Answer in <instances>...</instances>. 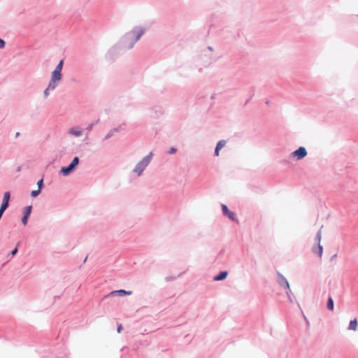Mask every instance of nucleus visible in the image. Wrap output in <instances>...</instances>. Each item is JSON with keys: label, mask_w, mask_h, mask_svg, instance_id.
<instances>
[{"label": "nucleus", "mask_w": 358, "mask_h": 358, "mask_svg": "<svg viewBox=\"0 0 358 358\" xmlns=\"http://www.w3.org/2000/svg\"><path fill=\"white\" fill-rule=\"evenodd\" d=\"M226 141L225 140H220L217 142L216 147L217 149L221 150L222 148H224L226 145Z\"/></svg>", "instance_id": "obj_20"}, {"label": "nucleus", "mask_w": 358, "mask_h": 358, "mask_svg": "<svg viewBox=\"0 0 358 358\" xmlns=\"http://www.w3.org/2000/svg\"><path fill=\"white\" fill-rule=\"evenodd\" d=\"M357 326H358L357 320L355 318L350 322V324L348 326V329L352 330V331H356L357 329Z\"/></svg>", "instance_id": "obj_16"}, {"label": "nucleus", "mask_w": 358, "mask_h": 358, "mask_svg": "<svg viewBox=\"0 0 358 358\" xmlns=\"http://www.w3.org/2000/svg\"><path fill=\"white\" fill-rule=\"evenodd\" d=\"M19 136H20V132H17V133L15 134V137H18Z\"/></svg>", "instance_id": "obj_34"}, {"label": "nucleus", "mask_w": 358, "mask_h": 358, "mask_svg": "<svg viewBox=\"0 0 358 358\" xmlns=\"http://www.w3.org/2000/svg\"><path fill=\"white\" fill-rule=\"evenodd\" d=\"M171 279H173V278H172V277H167V278H166V281H169V280H171Z\"/></svg>", "instance_id": "obj_33"}, {"label": "nucleus", "mask_w": 358, "mask_h": 358, "mask_svg": "<svg viewBox=\"0 0 358 358\" xmlns=\"http://www.w3.org/2000/svg\"><path fill=\"white\" fill-rule=\"evenodd\" d=\"M9 206L1 203L0 207V219L1 218L5 210L8 208Z\"/></svg>", "instance_id": "obj_21"}, {"label": "nucleus", "mask_w": 358, "mask_h": 358, "mask_svg": "<svg viewBox=\"0 0 358 358\" xmlns=\"http://www.w3.org/2000/svg\"><path fill=\"white\" fill-rule=\"evenodd\" d=\"M10 199V192H6L3 194V198L1 203L9 206V201Z\"/></svg>", "instance_id": "obj_17"}, {"label": "nucleus", "mask_w": 358, "mask_h": 358, "mask_svg": "<svg viewBox=\"0 0 358 358\" xmlns=\"http://www.w3.org/2000/svg\"><path fill=\"white\" fill-rule=\"evenodd\" d=\"M17 251H18V248H17V247H15V248H14V249L10 252V253L8 255H10V256H11V257H14V256L17 254Z\"/></svg>", "instance_id": "obj_25"}, {"label": "nucleus", "mask_w": 358, "mask_h": 358, "mask_svg": "<svg viewBox=\"0 0 358 358\" xmlns=\"http://www.w3.org/2000/svg\"><path fill=\"white\" fill-rule=\"evenodd\" d=\"M50 90H48V87H46V89H45V90H44V92H43V95H44V97H45V98H47V97L49 96V94H50Z\"/></svg>", "instance_id": "obj_27"}, {"label": "nucleus", "mask_w": 358, "mask_h": 358, "mask_svg": "<svg viewBox=\"0 0 358 358\" xmlns=\"http://www.w3.org/2000/svg\"><path fill=\"white\" fill-rule=\"evenodd\" d=\"M32 206H27L23 209V216L22 217V223L23 225H27L28 222L29 217L32 211Z\"/></svg>", "instance_id": "obj_9"}, {"label": "nucleus", "mask_w": 358, "mask_h": 358, "mask_svg": "<svg viewBox=\"0 0 358 358\" xmlns=\"http://www.w3.org/2000/svg\"><path fill=\"white\" fill-rule=\"evenodd\" d=\"M17 171H20V167H18L17 169Z\"/></svg>", "instance_id": "obj_36"}, {"label": "nucleus", "mask_w": 358, "mask_h": 358, "mask_svg": "<svg viewBox=\"0 0 358 358\" xmlns=\"http://www.w3.org/2000/svg\"><path fill=\"white\" fill-rule=\"evenodd\" d=\"M131 294V291H126L124 289H118L115 290L110 292L111 295H117L119 296H123L125 295H130Z\"/></svg>", "instance_id": "obj_13"}, {"label": "nucleus", "mask_w": 358, "mask_h": 358, "mask_svg": "<svg viewBox=\"0 0 358 358\" xmlns=\"http://www.w3.org/2000/svg\"><path fill=\"white\" fill-rule=\"evenodd\" d=\"M37 186L38 189L40 190H42V189L44 187V183H43V179L41 178L37 182Z\"/></svg>", "instance_id": "obj_23"}, {"label": "nucleus", "mask_w": 358, "mask_h": 358, "mask_svg": "<svg viewBox=\"0 0 358 358\" xmlns=\"http://www.w3.org/2000/svg\"><path fill=\"white\" fill-rule=\"evenodd\" d=\"M121 130H122V126H119L117 127H115L113 129H112L110 131L108 132V134L105 136L104 138H103V141H106V140H108L110 138H111L115 133H117L119 131H120Z\"/></svg>", "instance_id": "obj_10"}, {"label": "nucleus", "mask_w": 358, "mask_h": 358, "mask_svg": "<svg viewBox=\"0 0 358 358\" xmlns=\"http://www.w3.org/2000/svg\"><path fill=\"white\" fill-rule=\"evenodd\" d=\"M278 284L284 289H289V284L285 277L279 271L276 272Z\"/></svg>", "instance_id": "obj_6"}, {"label": "nucleus", "mask_w": 358, "mask_h": 358, "mask_svg": "<svg viewBox=\"0 0 358 358\" xmlns=\"http://www.w3.org/2000/svg\"><path fill=\"white\" fill-rule=\"evenodd\" d=\"M63 66H64V59H62L57 64V66L55 67V69L54 70H57L58 72L62 73Z\"/></svg>", "instance_id": "obj_19"}, {"label": "nucleus", "mask_w": 358, "mask_h": 358, "mask_svg": "<svg viewBox=\"0 0 358 358\" xmlns=\"http://www.w3.org/2000/svg\"><path fill=\"white\" fill-rule=\"evenodd\" d=\"M153 153L150 152L148 155L144 157L134 167L133 172L136 173L138 176H140L146 167L150 163L152 159Z\"/></svg>", "instance_id": "obj_2"}, {"label": "nucleus", "mask_w": 358, "mask_h": 358, "mask_svg": "<svg viewBox=\"0 0 358 358\" xmlns=\"http://www.w3.org/2000/svg\"><path fill=\"white\" fill-rule=\"evenodd\" d=\"M62 73L57 71V70H53L51 73L50 79H53L57 81H60L62 80Z\"/></svg>", "instance_id": "obj_14"}, {"label": "nucleus", "mask_w": 358, "mask_h": 358, "mask_svg": "<svg viewBox=\"0 0 358 358\" xmlns=\"http://www.w3.org/2000/svg\"><path fill=\"white\" fill-rule=\"evenodd\" d=\"M221 208H222V214L225 217H227L230 220H232V221H235L236 220V214L234 212L231 211L228 208L227 205L222 204Z\"/></svg>", "instance_id": "obj_8"}, {"label": "nucleus", "mask_w": 358, "mask_h": 358, "mask_svg": "<svg viewBox=\"0 0 358 358\" xmlns=\"http://www.w3.org/2000/svg\"><path fill=\"white\" fill-rule=\"evenodd\" d=\"M87 258V257H86L84 259V262H86Z\"/></svg>", "instance_id": "obj_37"}, {"label": "nucleus", "mask_w": 358, "mask_h": 358, "mask_svg": "<svg viewBox=\"0 0 358 358\" xmlns=\"http://www.w3.org/2000/svg\"><path fill=\"white\" fill-rule=\"evenodd\" d=\"M208 50H209L210 52L213 51V48L211 46H208Z\"/></svg>", "instance_id": "obj_32"}, {"label": "nucleus", "mask_w": 358, "mask_h": 358, "mask_svg": "<svg viewBox=\"0 0 358 358\" xmlns=\"http://www.w3.org/2000/svg\"><path fill=\"white\" fill-rule=\"evenodd\" d=\"M122 46L118 43L111 47L106 54V59L110 62H114L120 55Z\"/></svg>", "instance_id": "obj_4"}, {"label": "nucleus", "mask_w": 358, "mask_h": 358, "mask_svg": "<svg viewBox=\"0 0 358 358\" xmlns=\"http://www.w3.org/2000/svg\"><path fill=\"white\" fill-rule=\"evenodd\" d=\"M59 82L60 81H57L53 79H50L49 81V83L48 85V90H54L57 87Z\"/></svg>", "instance_id": "obj_15"}, {"label": "nucleus", "mask_w": 358, "mask_h": 358, "mask_svg": "<svg viewBox=\"0 0 358 358\" xmlns=\"http://www.w3.org/2000/svg\"><path fill=\"white\" fill-rule=\"evenodd\" d=\"M69 134L72 136L79 137L82 135L83 131H82V130L80 129L79 127H71L69 129Z\"/></svg>", "instance_id": "obj_12"}, {"label": "nucleus", "mask_w": 358, "mask_h": 358, "mask_svg": "<svg viewBox=\"0 0 358 358\" xmlns=\"http://www.w3.org/2000/svg\"><path fill=\"white\" fill-rule=\"evenodd\" d=\"M6 45V42L4 40L0 38V49L3 48Z\"/></svg>", "instance_id": "obj_29"}, {"label": "nucleus", "mask_w": 358, "mask_h": 358, "mask_svg": "<svg viewBox=\"0 0 358 358\" xmlns=\"http://www.w3.org/2000/svg\"><path fill=\"white\" fill-rule=\"evenodd\" d=\"M327 308L329 310H333L334 308V303L333 298L329 295L327 300Z\"/></svg>", "instance_id": "obj_18"}, {"label": "nucleus", "mask_w": 358, "mask_h": 358, "mask_svg": "<svg viewBox=\"0 0 358 358\" xmlns=\"http://www.w3.org/2000/svg\"><path fill=\"white\" fill-rule=\"evenodd\" d=\"M122 330V324L118 325V326H117V331L118 333H120Z\"/></svg>", "instance_id": "obj_31"}, {"label": "nucleus", "mask_w": 358, "mask_h": 358, "mask_svg": "<svg viewBox=\"0 0 358 358\" xmlns=\"http://www.w3.org/2000/svg\"><path fill=\"white\" fill-rule=\"evenodd\" d=\"M220 150V149H217V148H215V153H214L215 156H219Z\"/></svg>", "instance_id": "obj_30"}, {"label": "nucleus", "mask_w": 358, "mask_h": 358, "mask_svg": "<svg viewBox=\"0 0 358 358\" xmlns=\"http://www.w3.org/2000/svg\"><path fill=\"white\" fill-rule=\"evenodd\" d=\"M41 192V190H40L39 189H38L36 190H32L31 192V196L32 197H36L37 196H38L40 194Z\"/></svg>", "instance_id": "obj_24"}, {"label": "nucleus", "mask_w": 358, "mask_h": 358, "mask_svg": "<svg viewBox=\"0 0 358 358\" xmlns=\"http://www.w3.org/2000/svg\"><path fill=\"white\" fill-rule=\"evenodd\" d=\"M94 125V123H91V124H90L86 127V130H87V131H92V129H93Z\"/></svg>", "instance_id": "obj_28"}, {"label": "nucleus", "mask_w": 358, "mask_h": 358, "mask_svg": "<svg viewBox=\"0 0 358 358\" xmlns=\"http://www.w3.org/2000/svg\"><path fill=\"white\" fill-rule=\"evenodd\" d=\"M322 228V227H321ZM322 229H320L316 234V236H315V241L317 242V245H315L313 248H312V252L317 255L319 257H321L322 255V252H323V248L322 246L320 245V241H321V238H322V231H321Z\"/></svg>", "instance_id": "obj_5"}, {"label": "nucleus", "mask_w": 358, "mask_h": 358, "mask_svg": "<svg viewBox=\"0 0 358 358\" xmlns=\"http://www.w3.org/2000/svg\"><path fill=\"white\" fill-rule=\"evenodd\" d=\"M285 292H286V294L287 296V298L289 299V301L291 302V303H293V298L292 296H291L292 294V291L290 289V287H289V289H285Z\"/></svg>", "instance_id": "obj_22"}, {"label": "nucleus", "mask_w": 358, "mask_h": 358, "mask_svg": "<svg viewBox=\"0 0 358 358\" xmlns=\"http://www.w3.org/2000/svg\"><path fill=\"white\" fill-rule=\"evenodd\" d=\"M291 155L292 157L296 158L297 160H301L307 155V151L304 147L301 146L292 152Z\"/></svg>", "instance_id": "obj_7"}, {"label": "nucleus", "mask_w": 358, "mask_h": 358, "mask_svg": "<svg viewBox=\"0 0 358 358\" xmlns=\"http://www.w3.org/2000/svg\"><path fill=\"white\" fill-rule=\"evenodd\" d=\"M145 29L142 27H135L131 31L127 32L119 41V44L123 49L130 50L135 43L145 34Z\"/></svg>", "instance_id": "obj_1"}, {"label": "nucleus", "mask_w": 358, "mask_h": 358, "mask_svg": "<svg viewBox=\"0 0 358 358\" xmlns=\"http://www.w3.org/2000/svg\"><path fill=\"white\" fill-rule=\"evenodd\" d=\"M335 257H336V255H333V256L331 257V260H332L333 259H335Z\"/></svg>", "instance_id": "obj_35"}, {"label": "nucleus", "mask_w": 358, "mask_h": 358, "mask_svg": "<svg viewBox=\"0 0 358 358\" xmlns=\"http://www.w3.org/2000/svg\"><path fill=\"white\" fill-rule=\"evenodd\" d=\"M228 275V272L227 271H220L217 275L213 277L214 281H222L226 279Z\"/></svg>", "instance_id": "obj_11"}, {"label": "nucleus", "mask_w": 358, "mask_h": 358, "mask_svg": "<svg viewBox=\"0 0 358 358\" xmlns=\"http://www.w3.org/2000/svg\"><path fill=\"white\" fill-rule=\"evenodd\" d=\"M80 163V159L78 157H74L71 163L66 166H62L60 169L59 173L63 176H68L72 173Z\"/></svg>", "instance_id": "obj_3"}, {"label": "nucleus", "mask_w": 358, "mask_h": 358, "mask_svg": "<svg viewBox=\"0 0 358 358\" xmlns=\"http://www.w3.org/2000/svg\"><path fill=\"white\" fill-rule=\"evenodd\" d=\"M357 16H358V15H357Z\"/></svg>", "instance_id": "obj_38"}, {"label": "nucleus", "mask_w": 358, "mask_h": 358, "mask_svg": "<svg viewBox=\"0 0 358 358\" xmlns=\"http://www.w3.org/2000/svg\"><path fill=\"white\" fill-rule=\"evenodd\" d=\"M177 152V149L176 148L171 147L168 151V154L173 155Z\"/></svg>", "instance_id": "obj_26"}]
</instances>
